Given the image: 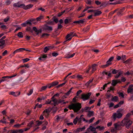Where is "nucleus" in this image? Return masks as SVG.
<instances>
[{
  "instance_id": "obj_36",
  "label": "nucleus",
  "mask_w": 133,
  "mask_h": 133,
  "mask_svg": "<svg viewBox=\"0 0 133 133\" xmlns=\"http://www.w3.org/2000/svg\"><path fill=\"white\" fill-rule=\"evenodd\" d=\"M93 6H87L86 8L83 11V12H84L85 11H86L89 8H93Z\"/></svg>"
},
{
  "instance_id": "obj_27",
  "label": "nucleus",
  "mask_w": 133,
  "mask_h": 133,
  "mask_svg": "<svg viewBox=\"0 0 133 133\" xmlns=\"http://www.w3.org/2000/svg\"><path fill=\"white\" fill-rule=\"evenodd\" d=\"M44 16H40L39 17H37L36 18V20L37 21H39L41 19H42L43 18Z\"/></svg>"
},
{
  "instance_id": "obj_31",
  "label": "nucleus",
  "mask_w": 133,
  "mask_h": 133,
  "mask_svg": "<svg viewBox=\"0 0 133 133\" xmlns=\"http://www.w3.org/2000/svg\"><path fill=\"white\" fill-rule=\"evenodd\" d=\"M78 117H77L73 121V123L75 124H76L78 121Z\"/></svg>"
},
{
  "instance_id": "obj_34",
  "label": "nucleus",
  "mask_w": 133,
  "mask_h": 133,
  "mask_svg": "<svg viewBox=\"0 0 133 133\" xmlns=\"http://www.w3.org/2000/svg\"><path fill=\"white\" fill-rule=\"evenodd\" d=\"M104 127H101L100 126H98L96 127L97 129H99V130L101 131L103 130L104 129Z\"/></svg>"
},
{
  "instance_id": "obj_56",
  "label": "nucleus",
  "mask_w": 133,
  "mask_h": 133,
  "mask_svg": "<svg viewBox=\"0 0 133 133\" xmlns=\"http://www.w3.org/2000/svg\"><path fill=\"white\" fill-rule=\"evenodd\" d=\"M91 0H87L86 3L90 5L91 4Z\"/></svg>"
},
{
  "instance_id": "obj_18",
  "label": "nucleus",
  "mask_w": 133,
  "mask_h": 133,
  "mask_svg": "<svg viewBox=\"0 0 133 133\" xmlns=\"http://www.w3.org/2000/svg\"><path fill=\"white\" fill-rule=\"evenodd\" d=\"M34 124V121H32L28 123L27 125V126L29 128H31L32 127V125Z\"/></svg>"
},
{
  "instance_id": "obj_40",
  "label": "nucleus",
  "mask_w": 133,
  "mask_h": 133,
  "mask_svg": "<svg viewBox=\"0 0 133 133\" xmlns=\"http://www.w3.org/2000/svg\"><path fill=\"white\" fill-rule=\"evenodd\" d=\"M131 61V59H128L125 61L123 63H125V64H127L128 63Z\"/></svg>"
},
{
  "instance_id": "obj_17",
  "label": "nucleus",
  "mask_w": 133,
  "mask_h": 133,
  "mask_svg": "<svg viewBox=\"0 0 133 133\" xmlns=\"http://www.w3.org/2000/svg\"><path fill=\"white\" fill-rule=\"evenodd\" d=\"M94 112L93 111H88L87 116L89 117L94 115Z\"/></svg>"
},
{
  "instance_id": "obj_30",
  "label": "nucleus",
  "mask_w": 133,
  "mask_h": 133,
  "mask_svg": "<svg viewBox=\"0 0 133 133\" xmlns=\"http://www.w3.org/2000/svg\"><path fill=\"white\" fill-rule=\"evenodd\" d=\"M5 41H2L0 39V46H3L5 44Z\"/></svg>"
},
{
  "instance_id": "obj_47",
  "label": "nucleus",
  "mask_w": 133,
  "mask_h": 133,
  "mask_svg": "<svg viewBox=\"0 0 133 133\" xmlns=\"http://www.w3.org/2000/svg\"><path fill=\"white\" fill-rule=\"evenodd\" d=\"M126 56L125 55H124V56H123L122 57L121 60H122L123 61H124L125 60H126Z\"/></svg>"
},
{
  "instance_id": "obj_60",
  "label": "nucleus",
  "mask_w": 133,
  "mask_h": 133,
  "mask_svg": "<svg viewBox=\"0 0 133 133\" xmlns=\"http://www.w3.org/2000/svg\"><path fill=\"white\" fill-rule=\"evenodd\" d=\"M26 30L27 31H30L31 32L32 31V30H31V29L30 27H27L26 28Z\"/></svg>"
},
{
  "instance_id": "obj_41",
  "label": "nucleus",
  "mask_w": 133,
  "mask_h": 133,
  "mask_svg": "<svg viewBox=\"0 0 133 133\" xmlns=\"http://www.w3.org/2000/svg\"><path fill=\"white\" fill-rule=\"evenodd\" d=\"M47 87V86H43L41 88V90H40L41 91H42L43 90H45Z\"/></svg>"
},
{
  "instance_id": "obj_42",
  "label": "nucleus",
  "mask_w": 133,
  "mask_h": 133,
  "mask_svg": "<svg viewBox=\"0 0 133 133\" xmlns=\"http://www.w3.org/2000/svg\"><path fill=\"white\" fill-rule=\"evenodd\" d=\"M95 4L97 5H98L100 4H101V3L99 2L98 1H95Z\"/></svg>"
},
{
  "instance_id": "obj_6",
  "label": "nucleus",
  "mask_w": 133,
  "mask_h": 133,
  "mask_svg": "<svg viewBox=\"0 0 133 133\" xmlns=\"http://www.w3.org/2000/svg\"><path fill=\"white\" fill-rule=\"evenodd\" d=\"M125 10V8H123L122 9H120L119 11L117 12V15L118 16H121L123 14V12H124Z\"/></svg>"
},
{
  "instance_id": "obj_32",
  "label": "nucleus",
  "mask_w": 133,
  "mask_h": 133,
  "mask_svg": "<svg viewBox=\"0 0 133 133\" xmlns=\"http://www.w3.org/2000/svg\"><path fill=\"white\" fill-rule=\"evenodd\" d=\"M46 23L47 24L50 25H52L54 24V22L51 21H48Z\"/></svg>"
},
{
  "instance_id": "obj_9",
  "label": "nucleus",
  "mask_w": 133,
  "mask_h": 133,
  "mask_svg": "<svg viewBox=\"0 0 133 133\" xmlns=\"http://www.w3.org/2000/svg\"><path fill=\"white\" fill-rule=\"evenodd\" d=\"M95 11H94V16H98L102 13L101 11L98 10H95Z\"/></svg>"
},
{
  "instance_id": "obj_19",
  "label": "nucleus",
  "mask_w": 133,
  "mask_h": 133,
  "mask_svg": "<svg viewBox=\"0 0 133 133\" xmlns=\"http://www.w3.org/2000/svg\"><path fill=\"white\" fill-rule=\"evenodd\" d=\"M90 28L89 26H88L86 27H85L83 28V31H84V32H85L89 30Z\"/></svg>"
},
{
  "instance_id": "obj_12",
  "label": "nucleus",
  "mask_w": 133,
  "mask_h": 133,
  "mask_svg": "<svg viewBox=\"0 0 133 133\" xmlns=\"http://www.w3.org/2000/svg\"><path fill=\"white\" fill-rule=\"evenodd\" d=\"M116 75L114 76V77L116 78H118L119 76L123 74V71L121 70H119L118 72Z\"/></svg>"
},
{
  "instance_id": "obj_63",
  "label": "nucleus",
  "mask_w": 133,
  "mask_h": 133,
  "mask_svg": "<svg viewBox=\"0 0 133 133\" xmlns=\"http://www.w3.org/2000/svg\"><path fill=\"white\" fill-rule=\"evenodd\" d=\"M30 59L28 58L24 59H23V62H27Z\"/></svg>"
},
{
  "instance_id": "obj_22",
  "label": "nucleus",
  "mask_w": 133,
  "mask_h": 133,
  "mask_svg": "<svg viewBox=\"0 0 133 133\" xmlns=\"http://www.w3.org/2000/svg\"><path fill=\"white\" fill-rule=\"evenodd\" d=\"M90 129L91 131H94L96 130V129H97L95 127H92V126H89V128H88V129Z\"/></svg>"
},
{
  "instance_id": "obj_59",
  "label": "nucleus",
  "mask_w": 133,
  "mask_h": 133,
  "mask_svg": "<svg viewBox=\"0 0 133 133\" xmlns=\"http://www.w3.org/2000/svg\"><path fill=\"white\" fill-rule=\"evenodd\" d=\"M15 92H12L10 93V94L11 95H13V96L15 97L17 96L15 94Z\"/></svg>"
},
{
  "instance_id": "obj_7",
  "label": "nucleus",
  "mask_w": 133,
  "mask_h": 133,
  "mask_svg": "<svg viewBox=\"0 0 133 133\" xmlns=\"http://www.w3.org/2000/svg\"><path fill=\"white\" fill-rule=\"evenodd\" d=\"M33 6V5L32 4H29L25 6L24 4H23V8L24 9L27 10L31 8Z\"/></svg>"
},
{
  "instance_id": "obj_52",
  "label": "nucleus",
  "mask_w": 133,
  "mask_h": 133,
  "mask_svg": "<svg viewBox=\"0 0 133 133\" xmlns=\"http://www.w3.org/2000/svg\"><path fill=\"white\" fill-rule=\"evenodd\" d=\"M26 67L28 68H29V66L28 64H24V65L21 66H20V67Z\"/></svg>"
},
{
  "instance_id": "obj_57",
  "label": "nucleus",
  "mask_w": 133,
  "mask_h": 133,
  "mask_svg": "<svg viewBox=\"0 0 133 133\" xmlns=\"http://www.w3.org/2000/svg\"><path fill=\"white\" fill-rule=\"evenodd\" d=\"M7 54V51L6 50H5L2 53V55L3 56H4L6 55Z\"/></svg>"
},
{
  "instance_id": "obj_2",
  "label": "nucleus",
  "mask_w": 133,
  "mask_h": 133,
  "mask_svg": "<svg viewBox=\"0 0 133 133\" xmlns=\"http://www.w3.org/2000/svg\"><path fill=\"white\" fill-rule=\"evenodd\" d=\"M124 109L121 108L119 109L117 111L116 113H114L112 115V117L113 118L114 121H115L116 118H121L123 114L122 113Z\"/></svg>"
},
{
  "instance_id": "obj_20",
  "label": "nucleus",
  "mask_w": 133,
  "mask_h": 133,
  "mask_svg": "<svg viewBox=\"0 0 133 133\" xmlns=\"http://www.w3.org/2000/svg\"><path fill=\"white\" fill-rule=\"evenodd\" d=\"M68 108L70 110L73 109L74 111V103L70 105Z\"/></svg>"
},
{
  "instance_id": "obj_51",
  "label": "nucleus",
  "mask_w": 133,
  "mask_h": 133,
  "mask_svg": "<svg viewBox=\"0 0 133 133\" xmlns=\"http://www.w3.org/2000/svg\"><path fill=\"white\" fill-rule=\"evenodd\" d=\"M106 96V98L107 99H109L110 97L111 96V94H107Z\"/></svg>"
},
{
  "instance_id": "obj_21",
  "label": "nucleus",
  "mask_w": 133,
  "mask_h": 133,
  "mask_svg": "<svg viewBox=\"0 0 133 133\" xmlns=\"http://www.w3.org/2000/svg\"><path fill=\"white\" fill-rule=\"evenodd\" d=\"M36 123L35 126H38L42 124V121H37L36 122Z\"/></svg>"
},
{
  "instance_id": "obj_8",
  "label": "nucleus",
  "mask_w": 133,
  "mask_h": 133,
  "mask_svg": "<svg viewBox=\"0 0 133 133\" xmlns=\"http://www.w3.org/2000/svg\"><path fill=\"white\" fill-rule=\"evenodd\" d=\"M32 29L36 33V34L37 35H38L39 33H41L42 32V29H40L38 30L36 27H33Z\"/></svg>"
},
{
  "instance_id": "obj_46",
  "label": "nucleus",
  "mask_w": 133,
  "mask_h": 133,
  "mask_svg": "<svg viewBox=\"0 0 133 133\" xmlns=\"http://www.w3.org/2000/svg\"><path fill=\"white\" fill-rule=\"evenodd\" d=\"M118 94H119V96L120 97H121L122 98H124V95L123 94V93H122V92H120V93H118Z\"/></svg>"
},
{
  "instance_id": "obj_26",
  "label": "nucleus",
  "mask_w": 133,
  "mask_h": 133,
  "mask_svg": "<svg viewBox=\"0 0 133 133\" xmlns=\"http://www.w3.org/2000/svg\"><path fill=\"white\" fill-rule=\"evenodd\" d=\"M17 35L19 38H22L23 37V34L22 32L18 33L17 34Z\"/></svg>"
},
{
  "instance_id": "obj_55",
  "label": "nucleus",
  "mask_w": 133,
  "mask_h": 133,
  "mask_svg": "<svg viewBox=\"0 0 133 133\" xmlns=\"http://www.w3.org/2000/svg\"><path fill=\"white\" fill-rule=\"evenodd\" d=\"M6 5H8L11 3V2L10 0H7L5 2Z\"/></svg>"
},
{
  "instance_id": "obj_38",
  "label": "nucleus",
  "mask_w": 133,
  "mask_h": 133,
  "mask_svg": "<svg viewBox=\"0 0 133 133\" xmlns=\"http://www.w3.org/2000/svg\"><path fill=\"white\" fill-rule=\"evenodd\" d=\"M50 34L47 33H44L41 36V37H43L45 36H47L50 35Z\"/></svg>"
},
{
  "instance_id": "obj_48",
  "label": "nucleus",
  "mask_w": 133,
  "mask_h": 133,
  "mask_svg": "<svg viewBox=\"0 0 133 133\" xmlns=\"http://www.w3.org/2000/svg\"><path fill=\"white\" fill-rule=\"evenodd\" d=\"M120 3L119 2H115V3H109V4H111V5H116V4H119Z\"/></svg>"
},
{
  "instance_id": "obj_29",
  "label": "nucleus",
  "mask_w": 133,
  "mask_h": 133,
  "mask_svg": "<svg viewBox=\"0 0 133 133\" xmlns=\"http://www.w3.org/2000/svg\"><path fill=\"white\" fill-rule=\"evenodd\" d=\"M93 79L92 78V79L90 80L86 84V85L87 86L89 85L93 81Z\"/></svg>"
},
{
  "instance_id": "obj_58",
  "label": "nucleus",
  "mask_w": 133,
  "mask_h": 133,
  "mask_svg": "<svg viewBox=\"0 0 133 133\" xmlns=\"http://www.w3.org/2000/svg\"><path fill=\"white\" fill-rule=\"evenodd\" d=\"M9 19V17H8L4 19V21L5 22H7Z\"/></svg>"
},
{
  "instance_id": "obj_45",
  "label": "nucleus",
  "mask_w": 133,
  "mask_h": 133,
  "mask_svg": "<svg viewBox=\"0 0 133 133\" xmlns=\"http://www.w3.org/2000/svg\"><path fill=\"white\" fill-rule=\"evenodd\" d=\"M65 84V83H63L62 84H60L57 86V88H58L60 87H61L62 86L64 85Z\"/></svg>"
},
{
  "instance_id": "obj_35",
  "label": "nucleus",
  "mask_w": 133,
  "mask_h": 133,
  "mask_svg": "<svg viewBox=\"0 0 133 133\" xmlns=\"http://www.w3.org/2000/svg\"><path fill=\"white\" fill-rule=\"evenodd\" d=\"M50 112V111L49 110V109H46L45 110H44L43 112V114H44L45 112H46L47 114H49Z\"/></svg>"
},
{
  "instance_id": "obj_49",
  "label": "nucleus",
  "mask_w": 133,
  "mask_h": 133,
  "mask_svg": "<svg viewBox=\"0 0 133 133\" xmlns=\"http://www.w3.org/2000/svg\"><path fill=\"white\" fill-rule=\"evenodd\" d=\"M18 50L19 52L22 51L23 50H25V49L24 48H20L19 49H18Z\"/></svg>"
},
{
  "instance_id": "obj_5",
  "label": "nucleus",
  "mask_w": 133,
  "mask_h": 133,
  "mask_svg": "<svg viewBox=\"0 0 133 133\" xmlns=\"http://www.w3.org/2000/svg\"><path fill=\"white\" fill-rule=\"evenodd\" d=\"M44 29V30L48 31H51L52 30V27L51 26H49L47 24L45 25Z\"/></svg>"
},
{
  "instance_id": "obj_39",
  "label": "nucleus",
  "mask_w": 133,
  "mask_h": 133,
  "mask_svg": "<svg viewBox=\"0 0 133 133\" xmlns=\"http://www.w3.org/2000/svg\"><path fill=\"white\" fill-rule=\"evenodd\" d=\"M49 50V49L48 46H46L44 48L43 51L45 53H46Z\"/></svg>"
},
{
  "instance_id": "obj_13",
  "label": "nucleus",
  "mask_w": 133,
  "mask_h": 133,
  "mask_svg": "<svg viewBox=\"0 0 133 133\" xmlns=\"http://www.w3.org/2000/svg\"><path fill=\"white\" fill-rule=\"evenodd\" d=\"M85 20V19H81L80 20L77 21H75L73 22L74 23H78V24H83Z\"/></svg>"
},
{
  "instance_id": "obj_28",
  "label": "nucleus",
  "mask_w": 133,
  "mask_h": 133,
  "mask_svg": "<svg viewBox=\"0 0 133 133\" xmlns=\"http://www.w3.org/2000/svg\"><path fill=\"white\" fill-rule=\"evenodd\" d=\"M112 72L113 74H115L119 72V70H117L116 69H112Z\"/></svg>"
},
{
  "instance_id": "obj_50",
  "label": "nucleus",
  "mask_w": 133,
  "mask_h": 133,
  "mask_svg": "<svg viewBox=\"0 0 133 133\" xmlns=\"http://www.w3.org/2000/svg\"><path fill=\"white\" fill-rule=\"evenodd\" d=\"M51 102H52V100L49 101V99H48V101H46L45 104H50L51 103Z\"/></svg>"
},
{
  "instance_id": "obj_4",
  "label": "nucleus",
  "mask_w": 133,
  "mask_h": 133,
  "mask_svg": "<svg viewBox=\"0 0 133 133\" xmlns=\"http://www.w3.org/2000/svg\"><path fill=\"white\" fill-rule=\"evenodd\" d=\"M81 104L79 103H74V112H77L81 108Z\"/></svg>"
},
{
  "instance_id": "obj_44",
  "label": "nucleus",
  "mask_w": 133,
  "mask_h": 133,
  "mask_svg": "<svg viewBox=\"0 0 133 133\" xmlns=\"http://www.w3.org/2000/svg\"><path fill=\"white\" fill-rule=\"evenodd\" d=\"M33 89H31L30 90L29 92L27 94V95L28 96H29V95H30L31 94H32V93H33Z\"/></svg>"
},
{
  "instance_id": "obj_10",
  "label": "nucleus",
  "mask_w": 133,
  "mask_h": 133,
  "mask_svg": "<svg viewBox=\"0 0 133 133\" xmlns=\"http://www.w3.org/2000/svg\"><path fill=\"white\" fill-rule=\"evenodd\" d=\"M23 4H19V2L14 3L13 6L14 7L21 8H23Z\"/></svg>"
},
{
  "instance_id": "obj_64",
  "label": "nucleus",
  "mask_w": 133,
  "mask_h": 133,
  "mask_svg": "<svg viewBox=\"0 0 133 133\" xmlns=\"http://www.w3.org/2000/svg\"><path fill=\"white\" fill-rule=\"evenodd\" d=\"M12 133H18V130H12L11 131Z\"/></svg>"
},
{
  "instance_id": "obj_16",
  "label": "nucleus",
  "mask_w": 133,
  "mask_h": 133,
  "mask_svg": "<svg viewBox=\"0 0 133 133\" xmlns=\"http://www.w3.org/2000/svg\"><path fill=\"white\" fill-rule=\"evenodd\" d=\"M112 64L111 63H108V62H106V64L105 65H103L101 66V67L103 68H104L106 67H107L109 66V65H111Z\"/></svg>"
},
{
  "instance_id": "obj_3",
  "label": "nucleus",
  "mask_w": 133,
  "mask_h": 133,
  "mask_svg": "<svg viewBox=\"0 0 133 133\" xmlns=\"http://www.w3.org/2000/svg\"><path fill=\"white\" fill-rule=\"evenodd\" d=\"M91 92L87 93L86 94H81L80 98L84 101L88 99L90 97V96L91 95Z\"/></svg>"
},
{
  "instance_id": "obj_15",
  "label": "nucleus",
  "mask_w": 133,
  "mask_h": 133,
  "mask_svg": "<svg viewBox=\"0 0 133 133\" xmlns=\"http://www.w3.org/2000/svg\"><path fill=\"white\" fill-rule=\"evenodd\" d=\"M52 101L54 102V104H51L54 105V106H55L56 105L58 104V100H57L56 99H54L52 100Z\"/></svg>"
},
{
  "instance_id": "obj_54",
  "label": "nucleus",
  "mask_w": 133,
  "mask_h": 133,
  "mask_svg": "<svg viewBox=\"0 0 133 133\" xmlns=\"http://www.w3.org/2000/svg\"><path fill=\"white\" fill-rule=\"evenodd\" d=\"M53 18L54 19V21L55 23H57L58 22V19L57 18H55V17H53Z\"/></svg>"
},
{
  "instance_id": "obj_24",
  "label": "nucleus",
  "mask_w": 133,
  "mask_h": 133,
  "mask_svg": "<svg viewBox=\"0 0 133 133\" xmlns=\"http://www.w3.org/2000/svg\"><path fill=\"white\" fill-rule=\"evenodd\" d=\"M127 92L128 93H130L131 94H133V88H128Z\"/></svg>"
},
{
  "instance_id": "obj_1",
  "label": "nucleus",
  "mask_w": 133,
  "mask_h": 133,
  "mask_svg": "<svg viewBox=\"0 0 133 133\" xmlns=\"http://www.w3.org/2000/svg\"><path fill=\"white\" fill-rule=\"evenodd\" d=\"M132 123V122L131 120L124 118L121 123L118 122L117 123L115 124L114 125L115 128L116 129L120 128L121 126H124L125 125L126 127L128 129L130 127Z\"/></svg>"
},
{
  "instance_id": "obj_62",
  "label": "nucleus",
  "mask_w": 133,
  "mask_h": 133,
  "mask_svg": "<svg viewBox=\"0 0 133 133\" xmlns=\"http://www.w3.org/2000/svg\"><path fill=\"white\" fill-rule=\"evenodd\" d=\"M85 15V13H83V12L81 14H80V16H79L78 17V18H80L81 17H83Z\"/></svg>"
},
{
  "instance_id": "obj_11",
  "label": "nucleus",
  "mask_w": 133,
  "mask_h": 133,
  "mask_svg": "<svg viewBox=\"0 0 133 133\" xmlns=\"http://www.w3.org/2000/svg\"><path fill=\"white\" fill-rule=\"evenodd\" d=\"M109 4V3L108 2L105 1L104 2H102L101 3V4L100 5V7H101V6H103L104 7H105Z\"/></svg>"
},
{
  "instance_id": "obj_53",
  "label": "nucleus",
  "mask_w": 133,
  "mask_h": 133,
  "mask_svg": "<svg viewBox=\"0 0 133 133\" xmlns=\"http://www.w3.org/2000/svg\"><path fill=\"white\" fill-rule=\"evenodd\" d=\"M58 55V54L55 52H54L52 53V55L53 56L56 57Z\"/></svg>"
},
{
  "instance_id": "obj_37",
  "label": "nucleus",
  "mask_w": 133,
  "mask_h": 133,
  "mask_svg": "<svg viewBox=\"0 0 133 133\" xmlns=\"http://www.w3.org/2000/svg\"><path fill=\"white\" fill-rule=\"evenodd\" d=\"M1 28L3 30H5L8 29L6 26L5 25H3L1 26Z\"/></svg>"
},
{
  "instance_id": "obj_61",
  "label": "nucleus",
  "mask_w": 133,
  "mask_h": 133,
  "mask_svg": "<svg viewBox=\"0 0 133 133\" xmlns=\"http://www.w3.org/2000/svg\"><path fill=\"white\" fill-rule=\"evenodd\" d=\"M38 10H41L43 11H44V12H45V10L42 7H41L40 8H38Z\"/></svg>"
},
{
  "instance_id": "obj_33",
  "label": "nucleus",
  "mask_w": 133,
  "mask_h": 133,
  "mask_svg": "<svg viewBox=\"0 0 133 133\" xmlns=\"http://www.w3.org/2000/svg\"><path fill=\"white\" fill-rule=\"evenodd\" d=\"M114 57L113 56L111 57L107 61L108 63H111L110 62L112 61L114 59Z\"/></svg>"
},
{
  "instance_id": "obj_23",
  "label": "nucleus",
  "mask_w": 133,
  "mask_h": 133,
  "mask_svg": "<svg viewBox=\"0 0 133 133\" xmlns=\"http://www.w3.org/2000/svg\"><path fill=\"white\" fill-rule=\"evenodd\" d=\"M117 84V82L116 80H113L112 81L111 85L115 86Z\"/></svg>"
},
{
  "instance_id": "obj_43",
  "label": "nucleus",
  "mask_w": 133,
  "mask_h": 133,
  "mask_svg": "<svg viewBox=\"0 0 133 133\" xmlns=\"http://www.w3.org/2000/svg\"><path fill=\"white\" fill-rule=\"evenodd\" d=\"M82 92V91L81 90H79L78 91L76 94V96H78L80 94L81 92Z\"/></svg>"
},
{
  "instance_id": "obj_14",
  "label": "nucleus",
  "mask_w": 133,
  "mask_h": 133,
  "mask_svg": "<svg viewBox=\"0 0 133 133\" xmlns=\"http://www.w3.org/2000/svg\"><path fill=\"white\" fill-rule=\"evenodd\" d=\"M118 100V97L117 96H115L114 97L112 96L111 100L112 101H114L115 102H117Z\"/></svg>"
},
{
  "instance_id": "obj_25",
  "label": "nucleus",
  "mask_w": 133,
  "mask_h": 133,
  "mask_svg": "<svg viewBox=\"0 0 133 133\" xmlns=\"http://www.w3.org/2000/svg\"><path fill=\"white\" fill-rule=\"evenodd\" d=\"M59 82L57 81H55L52 82L51 84L53 87L57 85L58 84Z\"/></svg>"
}]
</instances>
